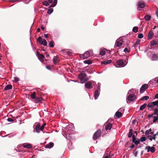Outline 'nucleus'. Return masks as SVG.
Listing matches in <instances>:
<instances>
[{
	"instance_id": "f257e3e1",
	"label": "nucleus",
	"mask_w": 158,
	"mask_h": 158,
	"mask_svg": "<svg viewBox=\"0 0 158 158\" xmlns=\"http://www.w3.org/2000/svg\"><path fill=\"white\" fill-rule=\"evenodd\" d=\"M30 96L31 98L33 99H34V101L35 103H42V101L43 100V98L41 97H37L36 92H34L31 94Z\"/></svg>"
},
{
	"instance_id": "f03ea898",
	"label": "nucleus",
	"mask_w": 158,
	"mask_h": 158,
	"mask_svg": "<svg viewBox=\"0 0 158 158\" xmlns=\"http://www.w3.org/2000/svg\"><path fill=\"white\" fill-rule=\"evenodd\" d=\"M158 107V101L152 102L149 103L147 105L148 110H153L154 108Z\"/></svg>"
},
{
	"instance_id": "7ed1b4c3",
	"label": "nucleus",
	"mask_w": 158,
	"mask_h": 158,
	"mask_svg": "<svg viewBox=\"0 0 158 158\" xmlns=\"http://www.w3.org/2000/svg\"><path fill=\"white\" fill-rule=\"evenodd\" d=\"M86 76V75L84 71H82L78 75V78L81 80V81L82 83H84L85 81L88 80V79H85Z\"/></svg>"
},
{
	"instance_id": "20e7f679",
	"label": "nucleus",
	"mask_w": 158,
	"mask_h": 158,
	"mask_svg": "<svg viewBox=\"0 0 158 158\" xmlns=\"http://www.w3.org/2000/svg\"><path fill=\"white\" fill-rule=\"evenodd\" d=\"M101 134V130H98L94 134L93 139L94 140H96L98 139L100 137Z\"/></svg>"
},
{
	"instance_id": "39448f33",
	"label": "nucleus",
	"mask_w": 158,
	"mask_h": 158,
	"mask_svg": "<svg viewBox=\"0 0 158 158\" xmlns=\"http://www.w3.org/2000/svg\"><path fill=\"white\" fill-rule=\"evenodd\" d=\"M92 52V51L89 50L85 52L83 54L80 55V57L83 59H85L89 56L90 54Z\"/></svg>"
},
{
	"instance_id": "423d86ee",
	"label": "nucleus",
	"mask_w": 158,
	"mask_h": 158,
	"mask_svg": "<svg viewBox=\"0 0 158 158\" xmlns=\"http://www.w3.org/2000/svg\"><path fill=\"white\" fill-rule=\"evenodd\" d=\"M37 42L41 45H43L44 46H46L47 44V42L45 39H42L41 37L39 36L37 40Z\"/></svg>"
},
{
	"instance_id": "0eeeda50",
	"label": "nucleus",
	"mask_w": 158,
	"mask_h": 158,
	"mask_svg": "<svg viewBox=\"0 0 158 158\" xmlns=\"http://www.w3.org/2000/svg\"><path fill=\"white\" fill-rule=\"evenodd\" d=\"M123 41L120 39H118L116 41L114 47L116 48L117 47H120L122 46Z\"/></svg>"
},
{
	"instance_id": "6e6552de",
	"label": "nucleus",
	"mask_w": 158,
	"mask_h": 158,
	"mask_svg": "<svg viewBox=\"0 0 158 158\" xmlns=\"http://www.w3.org/2000/svg\"><path fill=\"white\" fill-rule=\"evenodd\" d=\"M136 96L134 94H130L127 97V102L128 103V102H132L134 100Z\"/></svg>"
},
{
	"instance_id": "1a4fd4ad",
	"label": "nucleus",
	"mask_w": 158,
	"mask_h": 158,
	"mask_svg": "<svg viewBox=\"0 0 158 158\" xmlns=\"http://www.w3.org/2000/svg\"><path fill=\"white\" fill-rule=\"evenodd\" d=\"M36 124L33 131L34 132H36L37 133L40 132V124L39 123H36Z\"/></svg>"
},
{
	"instance_id": "9d476101",
	"label": "nucleus",
	"mask_w": 158,
	"mask_h": 158,
	"mask_svg": "<svg viewBox=\"0 0 158 158\" xmlns=\"http://www.w3.org/2000/svg\"><path fill=\"white\" fill-rule=\"evenodd\" d=\"M148 88V85L147 84H144L143 85L140 89V93H143L145 90Z\"/></svg>"
},
{
	"instance_id": "9b49d317",
	"label": "nucleus",
	"mask_w": 158,
	"mask_h": 158,
	"mask_svg": "<svg viewBox=\"0 0 158 158\" xmlns=\"http://www.w3.org/2000/svg\"><path fill=\"white\" fill-rule=\"evenodd\" d=\"M145 149H147L148 152H149L150 151L152 153L154 152L155 151V148L154 147H151L149 146L146 147L145 148Z\"/></svg>"
},
{
	"instance_id": "f8f14e48",
	"label": "nucleus",
	"mask_w": 158,
	"mask_h": 158,
	"mask_svg": "<svg viewBox=\"0 0 158 158\" xmlns=\"http://www.w3.org/2000/svg\"><path fill=\"white\" fill-rule=\"evenodd\" d=\"M145 6V4L142 2H139L138 4L137 9L138 10H140V9L143 8Z\"/></svg>"
},
{
	"instance_id": "ddd939ff",
	"label": "nucleus",
	"mask_w": 158,
	"mask_h": 158,
	"mask_svg": "<svg viewBox=\"0 0 158 158\" xmlns=\"http://www.w3.org/2000/svg\"><path fill=\"white\" fill-rule=\"evenodd\" d=\"M117 64L119 66L122 67L126 65V64H124L123 60H119L117 61Z\"/></svg>"
},
{
	"instance_id": "4468645a",
	"label": "nucleus",
	"mask_w": 158,
	"mask_h": 158,
	"mask_svg": "<svg viewBox=\"0 0 158 158\" xmlns=\"http://www.w3.org/2000/svg\"><path fill=\"white\" fill-rule=\"evenodd\" d=\"M92 83L89 81L85 83V86L86 88L88 89H90L92 88Z\"/></svg>"
},
{
	"instance_id": "2eb2a0df",
	"label": "nucleus",
	"mask_w": 158,
	"mask_h": 158,
	"mask_svg": "<svg viewBox=\"0 0 158 158\" xmlns=\"http://www.w3.org/2000/svg\"><path fill=\"white\" fill-rule=\"evenodd\" d=\"M54 146V143L52 142H50L48 144H47L45 147L46 148H51L53 147Z\"/></svg>"
},
{
	"instance_id": "dca6fc26",
	"label": "nucleus",
	"mask_w": 158,
	"mask_h": 158,
	"mask_svg": "<svg viewBox=\"0 0 158 158\" xmlns=\"http://www.w3.org/2000/svg\"><path fill=\"white\" fill-rule=\"evenodd\" d=\"M100 94V93L98 90L95 91L94 93V98L96 99L98 98V97Z\"/></svg>"
},
{
	"instance_id": "f3484780",
	"label": "nucleus",
	"mask_w": 158,
	"mask_h": 158,
	"mask_svg": "<svg viewBox=\"0 0 158 158\" xmlns=\"http://www.w3.org/2000/svg\"><path fill=\"white\" fill-rule=\"evenodd\" d=\"M36 55L38 56L39 57V59L40 60L43 59L44 58V55L41 54L39 52H37V53Z\"/></svg>"
},
{
	"instance_id": "a211bd4d",
	"label": "nucleus",
	"mask_w": 158,
	"mask_h": 158,
	"mask_svg": "<svg viewBox=\"0 0 158 158\" xmlns=\"http://www.w3.org/2000/svg\"><path fill=\"white\" fill-rule=\"evenodd\" d=\"M106 51L107 50L106 49H101L100 52V54L102 56H103L105 54Z\"/></svg>"
},
{
	"instance_id": "6ab92c4d",
	"label": "nucleus",
	"mask_w": 158,
	"mask_h": 158,
	"mask_svg": "<svg viewBox=\"0 0 158 158\" xmlns=\"http://www.w3.org/2000/svg\"><path fill=\"white\" fill-rule=\"evenodd\" d=\"M154 35V34L153 33L152 30L150 31L148 34V38L149 39H151L152 38Z\"/></svg>"
},
{
	"instance_id": "aec40b11",
	"label": "nucleus",
	"mask_w": 158,
	"mask_h": 158,
	"mask_svg": "<svg viewBox=\"0 0 158 158\" xmlns=\"http://www.w3.org/2000/svg\"><path fill=\"white\" fill-rule=\"evenodd\" d=\"M112 127V125L111 123H109L106 125L105 126L106 129V130H110Z\"/></svg>"
},
{
	"instance_id": "412c9836",
	"label": "nucleus",
	"mask_w": 158,
	"mask_h": 158,
	"mask_svg": "<svg viewBox=\"0 0 158 158\" xmlns=\"http://www.w3.org/2000/svg\"><path fill=\"white\" fill-rule=\"evenodd\" d=\"M59 61V60L57 56H54L53 58V62L54 64H56Z\"/></svg>"
},
{
	"instance_id": "4be33fe9",
	"label": "nucleus",
	"mask_w": 158,
	"mask_h": 158,
	"mask_svg": "<svg viewBox=\"0 0 158 158\" xmlns=\"http://www.w3.org/2000/svg\"><path fill=\"white\" fill-rule=\"evenodd\" d=\"M122 113L119 111H117L116 112L115 114L116 116L118 118H119L122 117Z\"/></svg>"
},
{
	"instance_id": "5701e85b",
	"label": "nucleus",
	"mask_w": 158,
	"mask_h": 158,
	"mask_svg": "<svg viewBox=\"0 0 158 158\" xmlns=\"http://www.w3.org/2000/svg\"><path fill=\"white\" fill-rule=\"evenodd\" d=\"M111 62V60H106L102 62V64H110Z\"/></svg>"
},
{
	"instance_id": "b1692460",
	"label": "nucleus",
	"mask_w": 158,
	"mask_h": 158,
	"mask_svg": "<svg viewBox=\"0 0 158 158\" xmlns=\"http://www.w3.org/2000/svg\"><path fill=\"white\" fill-rule=\"evenodd\" d=\"M12 86L11 85H8L5 88L4 90H5L12 89Z\"/></svg>"
},
{
	"instance_id": "393cba45",
	"label": "nucleus",
	"mask_w": 158,
	"mask_h": 158,
	"mask_svg": "<svg viewBox=\"0 0 158 158\" xmlns=\"http://www.w3.org/2000/svg\"><path fill=\"white\" fill-rule=\"evenodd\" d=\"M147 106V105L146 103L140 106L139 109L141 111L143 110Z\"/></svg>"
},
{
	"instance_id": "a878e982",
	"label": "nucleus",
	"mask_w": 158,
	"mask_h": 158,
	"mask_svg": "<svg viewBox=\"0 0 158 158\" xmlns=\"http://www.w3.org/2000/svg\"><path fill=\"white\" fill-rule=\"evenodd\" d=\"M151 18V16L147 15H146L144 17V19L146 21H148L150 20V19Z\"/></svg>"
},
{
	"instance_id": "bb28decb",
	"label": "nucleus",
	"mask_w": 158,
	"mask_h": 158,
	"mask_svg": "<svg viewBox=\"0 0 158 158\" xmlns=\"http://www.w3.org/2000/svg\"><path fill=\"white\" fill-rule=\"evenodd\" d=\"M149 98V97L148 96H145L142 97L140 100L143 101L144 100H147Z\"/></svg>"
},
{
	"instance_id": "cd10ccee",
	"label": "nucleus",
	"mask_w": 158,
	"mask_h": 158,
	"mask_svg": "<svg viewBox=\"0 0 158 158\" xmlns=\"http://www.w3.org/2000/svg\"><path fill=\"white\" fill-rule=\"evenodd\" d=\"M133 130L132 129H130L128 134V137H131L133 135Z\"/></svg>"
},
{
	"instance_id": "c85d7f7f",
	"label": "nucleus",
	"mask_w": 158,
	"mask_h": 158,
	"mask_svg": "<svg viewBox=\"0 0 158 158\" xmlns=\"http://www.w3.org/2000/svg\"><path fill=\"white\" fill-rule=\"evenodd\" d=\"M24 148H31L32 147V145L30 144H28L24 145L23 146Z\"/></svg>"
},
{
	"instance_id": "c756f323",
	"label": "nucleus",
	"mask_w": 158,
	"mask_h": 158,
	"mask_svg": "<svg viewBox=\"0 0 158 158\" xmlns=\"http://www.w3.org/2000/svg\"><path fill=\"white\" fill-rule=\"evenodd\" d=\"M153 110L154 111V113L151 114L152 116H153V115H157L158 114V109H157L156 108L153 109Z\"/></svg>"
},
{
	"instance_id": "7c9ffc66",
	"label": "nucleus",
	"mask_w": 158,
	"mask_h": 158,
	"mask_svg": "<svg viewBox=\"0 0 158 158\" xmlns=\"http://www.w3.org/2000/svg\"><path fill=\"white\" fill-rule=\"evenodd\" d=\"M157 44V43L156 40H152L150 42V45L151 46H153Z\"/></svg>"
},
{
	"instance_id": "2f4dec72",
	"label": "nucleus",
	"mask_w": 158,
	"mask_h": 158,
	"mask_svg": "<svg viewBox=\"0 0 158 158\" xmlns=\"http://www.w3.org/2000/svg\"><path fill=\"white\" fill-rule=\"evenodd\" d=\"M157 59V55L154 54L152 55V60H156Z\"/></svg>"
},
{
	"instance_id": "473e14b6",
	"label": "nucleus",
	"mask_w": 158,
	"mask_h": 158,
	"mask_svg": "<svg viewBox=\"0 0 158 158\" xmlns=\"http://www.w3.org/2000/svg\"><path fill=\"white\" fill-rule=\"evenodd\" d=\"M84 63L85 64H90L92 63V62L91 60H88L84 61Z\"/></svg>"
},
{
	"instance_id": "72a5a7b5",
	"label": "nucleus",
	"mask_w": 158,
	"mask_h": 158,
	"mask_svg": "<svg viewBox=\"0 0 158 158\" xmlns=\"http://www.w3.org/2000/svg\"><path fill=\"white\" fill-rule=\"evenodd\" d=\"M138 27H133L132 31L135 33L137 32L138 31Z\"/></svg>"
},
{
	"instance_id": "f704fd0d",
	"label": "nucleus",
	"mask_w": 158,
	"mask_h": 158,
	"mask_svg": "<svg viewBox=\"0 0 158 158\" xmlns=\"http://www.w3.org/2000/svg\"><path fill=\"white\" fill-rule=\"evenodd\" d=\"M43 4L45 6H48L49 5L48 2L47 1H44L42 2Z\"/></svg>"
},
{
	"instance_id": "c9c22d12",
	"label": "nucleus",
	"mask_w": 158,
	"mask_h": 158,
	"mask_svg": "<svg viewBox=\"0 0 158 158\" xmlns=\"http://www.w3.org/2000/svg\"><path fill=\"white\" fill-rule=\"evenodd\" d=\"M49 46L50 47H53L54 46L53 42L52 41L49 42Z\"/></svg>"
},
{
	"instance_id": "e433bc0d",
	"label": "nucleus",
	"mask_w": 158,
	"mask_h": 158,
	"mask_svg": "<svg viewBox=\"0 0 158 158\" xmlns=\"http://www.w3.org/2000/svg\"><path fill=\"white\" fill-rule=\"evenodd\" d=\"M146 139V138L145 137H142L140 138L139 139V140L141 142H143L145 141Z\"/></svg>"
},
{
	"instance_id": "4c0bfd02",
	"label": "nucleus",
	"mask_w": 158,
	"mask_h": 158,
	"mask_svg": "<svg viewBox=\"0 0 158 158\" xmlns=\"http://www.w3.org/2000/svg\"><path fill=\"white\" fill-rule=\"evenodd\" d=\"M140 141L139 140V139L138 140V139L137 140H134V141L133 142L136 145H137L138 144H139L140 143Z\"/></svg>"
},
{
	"instance_id": "58836bf2",
	"label": "nucleus",
	"mask_w": 158,
	"mask_h": 158,
	"mask_svg": "<svg viewBox=\"0 0 158 158\" xmlns=\"http://www.w3.org/2000/svg\"><path fill=\"white\" fill-rule=\"evenodd\" d=\"M53 10L52 8L49 9L47 11V13L49 14H50L53 12Z\"/></svg>"
},
{
	"instance_id": "ea45409f",
	"label": "nucleus",
	"mask_w": 158,
	"mask_h": 158,
	"mask_svg": "<svg viewBox=\"0 0 158 158\" xmlns=\"http://www.w3.org/2000/svg\"><path fill=\"white\" fill-rule=\"evenodd\" d=\"M46 125V123H44L41 126H40V130L41 131H43V129L44 128V126Z\"/></svg>"
},
{
	"instance_id": "a19ab883",
	"label": "nucleus",
	"mask_w": 158,
	"mask_h": 158,
	"mask_svg": "<svg viewBox=\"0 0 158 158\" xmlns=\"http://www.w3.org/2000/svg\"><path fill=\"white\" fill-rule=\"evenodd\" d=\"M153 122L154 123L156 122L158 119V118L157 117H156V116H154V117H153Z\"/></svg>"
},
{
	"instance_id": "79ce46f5",
	"label": "nucleus",
	"mask_w": 158,
	"mask_h": 158,
	"mask_svg": "<svg viewBox=\"0 0 158 158\" xmlns=\"http://www.w3.org/2000/svg\"><path fill=\"white\" fill-rule=\"evenodd\" d=\"M14 81L15 82H17L19 80V78L17 77H14Z\"/></svg>"
},
{
	"instance_id": "37998d69",
	"label": "nucleus",
	"mask_w": 158,
	"mask_h": 158,
	"mask_svg": "<svg viewBox=\"0 0 158 158\" xmlns=\"http://www.w3.org/2000/svg\"><path fill=\"white\" fill-rule=\"evenodd\" d=\"M147 138L148 139L152 141L153 139V137L151 135H148L147 136Z\"/></svg>"
},
{
	"instance_id": "c03bdc74",
	"label": "nucleus",
	"mask_w": 158,
	"mask_h": 158,
	"mask_svg": "<svg viewBox=\"0 0 158 158\" xmlns=\"http://www.w3.org/2000/svg\"><path fill=\"white\" fill-rule=\"evenodd\" d=\"M124 51L125 52L129 53L130 52V50H129L127 48H125L124 49Z\"/></svg>"
},
{
	"instance_id": "a18cd8bd",
	"label": "nucleus",
	"mask_w": 158,
	"mask_h": 158,
	"mask_svg": "<svg viewBox=\"0 0 158 158\" xmlns=\"http://www.w3.org/2000/svg\"><path fill=\"white\" fill-rule=\"evenodd\" d=\"M140 42V40H137L136 41L135 43V45H138V44H139Z\"/></svg>"
},
{
	"instance_id": "49530a36",
	"label": "nucleus",
	"mask_w": 158,
	"mask_h": 158,
	"mask_svg": "<svg viewBox=\"0 0 158 158\" xmlns=\"http://www.w3.org/2000/svg\"><path fill=\"white\" fill-rule=\"evenodd\" d=\"M157 135H158V132L156 133L153 135V139L154 140H155L156 138V136H157Z\"/></svg>"
},
{
	"instance_id": "de8ad7c7",
	"label": "nucleus",
	"mask_w": 158,
	"mask_h": 158,
	"mask_svg": "<svg viewBox=\"0 0 158 158\" xmlns=\"http://www.w3.org/2000/svg\"><path fill=\"white\" fill-rule=\"evenodd\" d=\"M143 37V35L142 34H140L138 35V37L139 39H141Z\"/></svg>"
},
{
	"instance_id": "09e8293b",
	"label": "nucleus",
	"mask_w": 158,
	"mask_h": 158,
	"mask_svg": "<svg viewBox=\"0 0 158 158\" xmlns=\"http://www.w3.org/2000/svg\"><path fill=\"white\" fill-rule=\"evenodd\" d=\"M128 61V56H127L126 57V58L125 59V60L124 61V64H126L127 63Z\"/></svg>"
},
{
	"instance_id": "8fccbe9b",
	"label": "nucleus",
	"mask_w": 158,
	"mask_h": 158,
	"mask_svg": "<svg viewBox=\"0 0 158 158\" xmlns=\"http://www.w3.org/2000/svg\"><path fill=\"white\" fill-rule=\"evenodd\" d=\"M137 153H138L137 151H136V150H135L134 151L133 154L134 155V156L136 157L137 156Z\"/></svg>"
},
{
	"instance_id": "3c124183",
	"label": "nucleus",
	"mask_w": 158,
	"mask_h": 158,
	"mask_svg": "<svg viewBox=\"0 0 158 158\" xmlns=\"http://www.w3.org/2000/svg\"><path fill=\"white\" fill-rule=\"evenodd\" d=\"M7 120L9 122H12L14 121V120L10 118H8Z\"/></svg>"
},
{
	"instance_id": "603ef678",
	"label": "nucleus",
	"mask_w": 158,
	"mask_h": 158,
	"mask_svg": "<svg viewBox=\"0 0 158 158\" xmlns=\"http://www.w3.org/2000/svg\"><path fill=\"white\" fill-rule=\"evenodd\" d=\"M150 133V131L148 130H146L145 132V134L146 135H148Z\"/></svg>"
},
{
	"instance_id": "864d4df0",
	"label": "nucleus",
	"mask_w": 158,
	"mask_h": 158,
	"mask_svg": "<svg viewBox=\"0 0 158 158\" xmlns=\"http://www.w3.org/2000/svg\"><path fill=\"white\" fill-rule=\"evenodd\" d=\"M132 142L134 141V140H136V138L135 137V136L134 135H133L132 136Z\"/></svg>"
},
{
	"instance_id": "5fc2aeb1",
	"label": "nucleus",
	"mask_w": 158,
	"mask_h": 158,
	"mask_svg": "<svg viewBox=\"0 0 158 158\" xmlns=\"http://www.w3.org/2000/svg\"><path fill=\"white\" fill-rule=\"evenodd\" d=\"M56 5L54 4V3L52 4L51 5H50L49 7H55Z\"/></svg>"
},
{
	"instance_id": "6e6d98bb",
	"label": "nucleus",
	"mask_w": 158,
	"mask_h": 158,
	"mask_svg": "<svg viewBox=\"0 0 158 158\" xmlns=\"http://www.w3.org/2000/svg\"><path fill=\"white\" fill-rule=\"evenodd\" d=\"M110 155H109V156H103V158H110Z\"/></svg>"
},
{
	"instance_id": "4d7b16f0",
	"label": "nucleus",
	"mask_w": 158,
	"mask_h": 158,
	"mask_svg": "<svg viewBox=\"0 0 158 158\" xmlns=\"http://www.w3.org/2000/svg\"><path fill=\"white\" fill-rule=\"evenodd\" d=\"M57 0H54L53 1V3H54V4H55L56 5L57 3Z\"/></svg>"
},
{
	"instance_id": "13d9d810",
	"label": "nucleus",
	"mask_w": 158,
	"mask_h": 158,
	"mask_svg": "<svg viewBox=\"0 0 158 158\" xmlns=\"http://www.w3.org/2000/svg\"><path fill=\"white\" fill-rule=\"evenodd\" d=\"M97 89H98V91L100 90V85H98V86L97 87Z\"/></svg>"
},
{
	"instance_id": "bf43d9fd",
	"label": "nucleus",
	"mask_w": 158,
	"mask_h": 158,
	"mask_svg": "<svg viewBox=\"0 0 158 158\" xmlns=\"http://www.w3.org/2000/svg\"><path fill=\"white\" fill-rule=\"evenodd\" d=\"M135 147V145L133 144H132L130 146V147L131 148H134V147Z\"/></svg>"
},
{
	"instance_id": "052dcab7",
	"label": "nucleus",
	"mask_w": 158,
	"mask_h": 158,
	"mask_svg": "<svg viewBox=\"0 0 158 158\" xmlns=\"http://www.w3.org/2000/svg\"><path fill=\"white\" fill-rule=\"evenodd\" d=\"M46 68L47 69H48V70H50L51 68L49 66H46Z\"/></svg>"
},
{
	"instance_id": "680f3d73",
	"label": "nucleus",
	"mask_w": 158,
	"mask_h": 158,
	"mask_svg": "<svg viewBox=\"0 0 158 158\" xmlns=\"http://www.w3.org/2000/svg\"><path fill=\"white\" fill-rule=\"evenodd\" d=\"M155 98L158 99V94H156L155 95Z\"/></svg>"
},
{
	"instance_id": "e2e57ef3",
	"label": "nucleus",
	"mask_w": 158,
	"mask_h": 158,
	"mask_svg": "<svg viewBox=\"0 0 158 158\" xmlns=\"http://www.w3.org/2000/svg\"><path fill=\"white\" fill-rule=\"evenodd\" d=\"M41 29L43 30V31H44V27H43V26H42L41 27Z\"/></svg>"
},
{
	"instance_id": "0e129e2a",
	"label": "nucleus",
	"mask_w": 158,
	"mask_h": 158,
	"mask_svg": "<svg viewBox=\"0 0 158 158\" xmlns=\"http://www.w3.org/2000/svg\"><path fill=\"white\" fill-rule=\"evenodd\" d=\"M17 1L16 0H10L9 1L10 2H16Z\"/></svg>"
},
{
	"instance_id": "69168bd1",
	"label": "nucleus",
	"mask_w": 158,
	"mask_h": 158,
	"mask_svg": "<svg viewBox=\"0 0 158 158\" xmlns=\"http://www.w3.org/2000/svg\"><path fill=\"white\" fill-rule=\"evenodd\" d=\"M48 34H44V37L45 38H47L48 37Z\"/></svg>"
},
{
	"instance_id": "338daca9",
	"label": "nucleus",
	"mask_w": 158,
	"mask_h": 158,
	"mask_svg": "<svg viewBox=\"0 0 158 158\" xmlns=\"http://www.w3.org/2000/svg\"><path fill=\"white\" fill-rule=\"evenodd\" d=\"M53 0H48L49 2L50 3H52V2Z\"/></svg>"
},
{
	"instance_id": "774afa93",
	"label": "nucleus",
	"mask_w": 158,
	"mask_h": 158,
	"mask_svg": "<svg viewBox=\"0 0 158 158\" xmlns=\"http://www.w3.org/2000/svg\"><path fill=\"white\" fill-rule=\"evenodd\" d=\"M40 28H39L37 29V31L38 32H40Z\"/></svg>"
}]
</instances>
